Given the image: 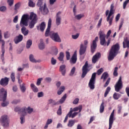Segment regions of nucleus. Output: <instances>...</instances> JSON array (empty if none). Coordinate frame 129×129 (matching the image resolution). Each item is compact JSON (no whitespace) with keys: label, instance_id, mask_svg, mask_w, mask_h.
<instances>
[{"label":"nucleus","instance_id":"obj_1","mask_svg":"<svg viewBox=\"0 0 129 129\" xmlns=\"http://www.w3.org/2000/svg\"><path fill=\"white\" fill-rule=\"evenodd\" d=\"M37 24V15L31 13L30 16L28 15L24 14L22 16L20 23V27H28L29 29H33L35 25Z\"/></svg>","mask_w":129,"mask_h":129},{"label":"nucleus","instance_id":"obj_2","mask_svg":"<svg viewBox=\"0 0 129 129\" xmlns=\"http://www.w3.org/2000/svg\"><path fill=\"white\" fill-rule=\"evenodd\" d=\"M119 50H120V46L118 43L113 45L109 51V55L108 56V61H112V60L114 59V57H115L117 54L120 53Z\"/></svg>","mask_w":129,"mask_h":129},{"label":"nucleus","instance_id":"obj_3","mask_svg":"<svg viewBox=\"0 0 129 129\" xmlns=\"http://www.w3.org/2000/svg\"><path fill=\"white\" fill-rule=\"evenodd\" d=\"M7 96H8V91L2 88L0 89V101H2L1 105L3 107L8 106L10 103V102L7 100Z\"/></svg>","mask_w":129,"mask_h":129},{"label":"nucleus","instance_id":"obj_4","mask_svg":"<svg viewBox=\"0 0 129 129\" xmlns=\"http://www.w3.org/2000/svg\"><path fill=\"white\" fill-rule=\"evenodd\" d=\"M114 5L113 4H111L110 6V10H107L105 12V15L107 16V22L109 23V26H111L112 25V21H113V18L114 16L112 15L114 14Z\"/></svg>","mask_w":129,"mask_h":129},{"label":"nucleus","instance_id":"obj_5","mask_svg":"<svg viewBox=\"0 0 129 129\" xmlns=\"http://www.w3.org/2000/svg\"><path fill=\"white\" fill-rule=\"evenodd\" d=\"M99 35L100 45H101V46H105V45H106V46L108 47V46H109V44H110V42L111 41V38H108L106 42V41L105 40V38H106V35H105V33H104V32H103V31H100Z\"/></svg>","mask_w":129,"mask_h":129},{"label":"nucleus","instance_id":"obj_6","mask_svg":"<svg viewBox=\"0 0 129 129\" xmlns=\"http://www.w3.org/2000/svg\"><path fill=\"white\" fill-rule=\"evenodd\" d=\"M36 5L37 7H39L42 15H47L49 13V10H48L46 2H44V0H38Z\"/></svg>","mask_w":129,"mask_h":129},{"label":"nucleus","instance_id":"obj_7","mask_svg":"<svg viewBox=\"0 0 129 129\" xmlns=\"http://www.w3.org/2000/svg\"><path fill=\"white\" fill-rule=\"evenodd\" d=\"M0 123L5 128H8L10 126V119L9 116L3 115L0 118Z\"/></svg>","mask_w":129,"mask_h":129},{"label":"nucleus","instance_id":"obj_8","mask_svg":"<svg viewBox=\"0 0 129 129\" xmlns=\"http://www.w3.org/2000/svg\"><path fill=\"white\" fill-rule=\"evenodd\" d=\"M96 79V73H94L92 74L91 78L88 84V86L90 87V89L93 90L95 88V80Z\"/></svg>","mask_w":129,"mask_h":129},{"label":"nucleus","instance_id":"obj_9","mask_svg":"<svg viewBox=\"0 0 129 129\" xmlns=\"http://www.w3.org/2000/svg\"><path fill=\"white\" fill-rule=\"evenodd\" d=\"M121 76L119 78L118 81L116 83V84L114 86L115 91L116 92H119L121 89H122L123 84L122 81L121 80Z\"/></svg>","mask_w":129,"mask_h":129},{"label":"nucleus","instance_id":"obj_10","mask_svg":"<svg viewBox=\"0 0 129 129\" xmlns=\"http://www.w3.org/2000/svg\"><path fill=\"white\" fill-rule=\"evenodd\" d=\"M22 115H27V114H31L34 111V109L30 106L28 107H23L21 109Z\"/></svg>","mask_w":129,"mask_h":129},{"label":"nucleus","instance_id":"obj_11","mask_svg":"<svg viewBox=\"0 0 129 129\" xmlns=\"http://www.w3.org/2000/svg\"><path fill=\"white\" fill-rule=\"evenodd\" d=\"M89 66L88 65V61H86L85 64L82 68V78H84L86 76V74L88 73L89 71Z\"/></svg>","mask_w":129,"mask_h":129},{"label":"nucleus","instance_id":"obj_12","mask_svg":"<svg viewBox=\"0 0 129 129\" xmlns=\"http://www.w3.org/2000/svg\"><path fill=\"white\" fill-rule=\"evenodd\" d=\"M50 36V38H51L52 40L54 41V42H58V43L61 42V39H60V36H59L58 32H52Z\"/></svg>","mask_w":129,"mask_h":129},{"label":"nucleus","instance_id":"obj_13","mask_svg":"<svg viewBox=\"0 0 129 129\" xmlns=\"http://www.w3.org/2000/svg\"><path fill=\"white\" fill-rule=\"evenodd\" d=\"M115 119V117H114V110H113L109 118L108 129H111V127H112V124H113V122Z\"/></svg>","mask_w":129,"mask_h":129},{"label":"nucleus","instance_id":"obj_14","mask_svg":"<svg viewBox=\"0 0 129 129\" xmlns=\"http://www.w3.org/2000/svg\"><path fill=\"white\" fill-rule=\"evenodd\" d=\"M98 41V37H96L95 40L93 41L92 43L91 44V52L93 54L95 52L96 47H97V44L96 42Z\"/></svg>","mask_w":129,"mask_h":129},{"label":"nucleus","instance_id":"obj_15","mask_svg":"<svg viewBox=\"0 0 129 129\" xmlns=\"http://www.w3.org/2000/svg\"><path fill=\"white\" fill-rule=\"evenodd\" d=\"M52 24V20L49 19L48 22L47 28L46 30L45 36V37H49L50 36V30L51 29V25Z\"/></svg>","mask_w":129,"mask_h":129},{"label":"nucleus","instance_id":"obj_16","mask_svg":"<svg viewBox=\"0 0 129 129\" xmlns=\"http://www.w3.org/2000/svg\"><path fill=\"white\" fill-rule=\"evenodd\" d=\"M101 57V54H100V52H97L96 54H95L92 58V62L93 63V64H95L98 60H99V58Z\"/></svg>","mask_w":129,"mask_h":129},{"label":"nucleus","instance_id":"obj_17","mask_svg":"<svg viewBox=\"0 0 129 129\" xmlns=\"http://www.w3.org/2000/svg\"><path fill=\"white\" fill-rule=\"evenodd\" d=\"M9 81H10V78L7 77L2 78L0 80V84L2 86H7L9 84Z\"/></svg>","mask_w":129,"mask_h":129},{"label":"nucleus","instance_id":"obj_18","mask_svg":"<svg viewBox=\"0 0 129 129\" xmlns=\"http://www.w3.org/2000/svg\"><path fill=\"white\" fill-rule=\"evenodd\" d=\"M61 20H62L61 18V12H58L56 15L55 23L56 26H59L61 24Z\"/></svg>","mask_w":129,"mask_h":129},{"label":"nucleus","instance_id":"obj_19","mask_svg":"<svg viewBox=\"0 0 129 129\" xmlns=\"http://www.w3.org/2000/svg\"><path fill=\"white\" fill-rule=\"evenodd\" d=\"M79 111V113L81 112V110H82V105H79V106L78 107H76L75 108H74L72 109V108H71L70 109V116H71L72 112H73V111Z\"/></svg>","mask_w":129,"mask_h":129},{"label":"nucleus","instance_id":"obj_20","mask_svg":"<svg viewBox=\"0 0 129 129\" xmlns=\"http://www.w3.org/2000/svg\"><path fill=\"white\" fill-rule=\"evenodd\" d=\"M86 46H84L83 43H81L80 46V50H79V54L81 56L82 55H84L85 54V52H86Z\"/></svg>","mask_w":129,"mask_h":129},{"label":"nucleus","instance_id":"obj_21","mask_svg":"<svg viewBox=\"0 0 129 129\" xmlns=\"http://www.w3.org/2000/svg\"><path fill=\"white\" fill-rule=\"evenodd\" d=\"M77 61V51H75L70 60L71 64H75Z\"/></svg>","mask_w":129,"mask_h":129},{"label":"nucleus","instance_id":"obj_22","mask_svg":"<svg viewBox=\"0 0 129 129\" xmlns=\"http://www.w3.org/2000/svg\"><path fill=\"white\" fill-rule=\"evenodd\" d=\"M24 37L21 34H19L18 36H16L14 39V42L15 44H19V43L23 41Z\"/></svg>","mask_w":129,"mask_h":129},{"label":"nucleus","instance_id":"obj_23","mask_svg":"<svg viewBox=\"0 0 129 129\" xmlns=\"http://www.w3.org/2000/svg\"><path fill=\"white\" fill-rule=\"evenodd\" d=\"M46 28V23L44 22H42L39 26H37V30H40L41 32H44Z\"/></svg>","mask_w":129,"mask_h":129},{"label":"nucleus","instance_id":"obj_24","mask_svg":"<svg viewBox=\"0 0 129 129\" xmlns=\"http://www.w3.org/2000/svg\"><path fill=\"white\" fill-rule=\"evenodd\" d=\"M59 71L63 76H65V74H66V66H65V64L60 66L59 67Z\"/></svg>","mask_w":129,"mask_h":129},{"label":"nucleus","instance_id":"obj_25","mask_svg":"<svg viewBox=\"0 0 129 129\" xmlns=\"http://www.w3.org/2000/svg\"><path fill=\"white\" fill-rule=\"evenodd\" d=\"M22 27L21 28V32L24 36H28L29 34V30L27 29V28H26V26H21Z\"/></svg>","mask_w":129,"mask_h":129},{"label":"nucleus","instance_id":"obj_26","mask_svg":"<svg viewBox=\"0 0 129 129\" xmlns=\"http://www.w3.org/2000/svg\"><path fill=\"white\" fill-rule=\"evenodd\" d=\"M6 43H3L2 44V54H1V60H2V62H4L5 61V45Z\"/></svg>","mask_w":129,"mask_h":129},{"label":"nucleus","instance_id":"obj_27","mask_svg":"<svg viewBox=\"0 0 129 129\" xmlns=\"http://www.w3.org/2000/svg\"><path fill=\"white\" fill-rule=\"evenodd\" d=\"M123 48H129V40L127 38H126L123 42Z\"/></svg>","mask_w":129,"mask_h":129},{"label":"nucleus","instance_id":"obj_28","mask_svg":"<svg viewBox=\"0 0 129 129\" xmlns=\"http://www.w3.org/2000/svg\"><path fill=\"white\" fill-rule=\"evenodd\" d=\"M66 98H67V94H65L61 98V99L58 101V102H56V103H60L62 104L64 103V101L66 100Z\"/></svg>","mask_w":129,"mask_h":129},{"label":"nucleus","instance_id":"obj_29","mask_svg":"<svg viewBox=\"0 0 129 129\" xmlns=\"http://www.w3.org/2000/svg\"><path fill=\"white\" fill-rule=\"evenodd\" d=\"M31 88L33 92L37 93L39 91L38 88L34 84H31Z\"/></svg>","mask_w":129,"mask_h":129},{"label":"nucleus","instance_id":"obj_30","mask_svg":"<svg viewBox=\"0 0 129 129\" xmlns=\"http://www.w3.org/2000/svg\"><path fill=\"white\" fill-rule=\"evenodd\" d=\"M120 96H121V95L116 92H115L113 95V98H114V99H115V100H117L118 99H119V98H120Z\"/></svg>","mask_w":129,"mask_h":129},{"label":"nucleus","instance_id":"obj_31","mask_svg":"<svg viewBox=\"0 0 129 129\" xmlns=\"http://www.w3.org/2000/svg\"><path fill=\"white\" fill-rule=\"evenodd\" d=\"M108 77V73L107 72H104L101 77V79H103V81H105L107 78Z\"/></svg>","mask_w":129,"mask_h":129},{"label":"nucleus","instance_id":"obj_32","mask_svg":"<svg viewBox=\"0 0 129 129\" xmlns=\"http://www.w3.org/2000/svg\"><path fill=\"white\" fill-rule=\"evenodd\" d=\"M74 16L75 17V20H78V21L81 20V19H82V17H84L83 14L76 15V14H74Z\"/></svg>","mask_w":129,"mask_h":129},{"label":"nucleus","instance_id":"obj_33","mask_svg":"<svg viewBox=\"0 0 129 129\" xmlns=\"http://www.w3.org/2000/svg\"><path fill=\"white\" fill-rule=\"evenodd\" d=\"M53 122V120L52 119H48L46 121V123L44 127V128H48V126L49 124H51Z\"/></svg>","mask_w":129,"mask_h":129},{"label":"nucleus","instance_id":"obj_34","mask_svg":"<svg viewBox=\"0 0 129 129\" xmlns=\"http://www.w3.org/2000/svg\"><path fill=\"white\" fill-rule=\"evenodd\" d=\"M29 60L31 62H32V63H37V62H38L36 60V59H35L34 55L32 54L29 55Z\"/></svg>","mask_w":129,"mask_h":129},{"label":"nucleus","instance_id":"obj_35","mask_svg":"<svg viewBox=\"0 0 129 129\" xmlns=\"http://www.w3.org/2000/svg\"><path fill=\"white\" fill-rule=\"evenodd\" d=\"M75 124V120H72V119L70 120L68 123V126L69 127H72V126H73V125H74Z\"/></svg>","mask_w":129,"mask_h":129},{"label":"nucleus","instance_id":"obj_36","mask_svg":"<svg viewBox=\"0 0 129 129\" xmlns=\"http://www.w3.org/2000/svg\"><path fill=\"white\" fill-rule=\"evenodd\" d=\"M20 90H21L23 93H24V92H26V90L27 88L25 86V84L23 83L22 85H20Z\"/></svg>","mask_w":129,"mask_h":129},{"label":"nucleus","instance_id":"obj_37","mask_svg":"<svg viewBox=\"0 0 129 129\" xmlns=\"http://www.w3.org/2000/svg\"><path fill=\"white\" fill-rule=\"evenodd\" d=\"M39 48L40 50H44L45 49V44L42 39H41L40 43L39 45Z\"/></svg>","mask_w":129,"mask_h":129},{"label":"nucleus","instance_id":"obj_38","mask_svg":"<svg viewBox=\"0 0 129 129\" xmlns=\"http://www.w3.org/2000/svg\"><path fill=\"white\" fill-rule=\"evenodd\" d=\"M48 104H52V105H57V103L55 102L52 99H49L48 100Z\"/></svg>","mask_w":129,"mask_h":129},{"label":"nucleus","instance_id":"obj_39","mask_svg":"<svg viewBox=\"0 0 129 129\" xmlns=\"http://www.w3.org/2000/svg\"><path fill=\"white\" fill-rule=\"evenodd\" d=\"M32 41L31 39H29L26 43V48L27 49H29L32 46Z\"/></svg>","mask_w":129,"mask_h":129},{"label":"nucleus","instance_id":"obj_40","mask_svg":"<svg viewBox=\"0 0 129 129\" xmlns=\"http://www.w3.org/2000/svg\"><path fill=\"white\" fill-rule=\"evenodd\" d=\"M104 111V102H102L100 106V112L102 113Z\"/></svg>","mask_w":129,"mask_h":129},{"label":"nucleus","instance_id":"obj_41","mask_svg":"<svg viewBox=\"0 0 129 129\" xmlns=\"http://www.w3.org/2000/svg\"><path fill=\"white\" fill-rule=\"evenodd\" d=\"M64 53L63 52H61L59 53V56L58 57V59L59 60V61H63V59H64Z\"/></svg>","mask_w":129,"mask_h":129},{"label":"nucleus","instance_id":"obj_42","mask_svg":"<svg viewBox=\"0 0 129 129\" xmlns=\"http://www.w3.org/2000/svg\"><path fill=\"white\" fill-rule=\"evenodd\" d=\"M111 88H110V87H108L105 91V92L104 93V97H106V96H107V94H108V93H109V92L110 91Z\"/></svg>","mask_w":129,"mask_h":129},{"label":"nucleus","instance_id":"obj_43","mask_svg":"<svg viewBox=\"0 0 129 129\" xmlns=\"http://www.w3.org/2000/svg\"><path fill=\"white\" fill-rule=\"evenodd\" d=\"M0 12H2V13H6V12H7V7L6 6L0 7Z\"/></svg>","mask_w":129,"mask_h":129},{"label":"nucleus","instance_id":"obj_44","mask_svg":"<svg viewBox=\"0 0 129 129\" xmlns=\"http://www.w3.org/2000/svg\"><path fill=\"white\" fill-rule=\"evenodd\" d=\"M117 70H118V68L115 67L113 72V76H115V77H117L118 75V73H117Z\"/></svg>","mask_w":129,"mask_h":129},{"label":"nucleus","instance_id":"obj_45","mask_svg":"<svg viewBox=\"0 0 129 129\" xmlns=\"http://www.w3.org/2000/svg\"><path fill=\"white\" fill-rule=\"evenodd\" d=\"M14 111L16 112H19V113H21L22 114V108H20L19 107H16L15 108V109H14Z\"/></svg>","mask_w":129,"mask_h":129},{"label":"nucleus","instance_id":"obj_46","mask_svg":"<svg viewBox=\"0 0 129 129\" xmlns=\"http://www.w3.org/2000/svg\"><path fill=\"white\" fill-rule=\"evenodd\" d=\"M20 7H21V3L19 2L15 5V8H14L15 11H17V10H19L20 9Z\"/></svg>","mask_w":129,"mask_h":129},{"label":"nucleus","instance_id":"obj_47","mask_svg":"<svg viewBox=\"0 0 129 129\" xmlns=\"http://www.w3.org/2000/svg\"><path fill=\"white\" fill-rule=\"evenodd\" d=\"M26 115H22V116L20 117V123H21V124H23V123H24L25 120V116H26Z\"/></svg>","mask_w":129,"mask_h":129},{"label":"nucleus","instance_id":"obj_48","mask_svg":"<svg viewBox=\"0 0 129 129\" xmlns=\"http://www.w3.org/2000/svg\"><path fill=\"white\" fill-rule=\"evenodd\" d=\"M76 70V68L75 67H73L71 71L70 76H73V75L75 73Z\"/></svg>","mask_w":129,"mask_h":129},{"label":"nucleus","instance_id":"obj_49","mask_svg":"<svg viewBox=\"0 0 129 129\" xmlns=\"http://www.w3.org/2000/svg\"><path fill=\"white\" fill-rule=\"evenodd\" d=\"M28 6L31 7V8H34L35 7V4L33 2V0H29L28 3Z\"/></svg>","mask_w":129,"mask_h":129},{"label":"nucleus","instance_id":"obj_50","mask_svg":"<svg viewBox=\"0 0 129 129\" xmlns=\"http://www.w3.org/2000/svg\"><path fill=\"white\" fill-rule=\"evenodd\" d=\"M66 57L67 60H70V57H71V55H70V52H69V51H66Z\"/></svg>","mask_w":129,"mask_h":129},{"label":"nucleus","instance_id":"obj_51","mask_svg":"<svg viewBox=\"0 0 129 129\" xmlns=\"http://www.w3.org/2000/svg\"><path fill=\"white\" fill-rule=\"evenodd\" d=\"M57 114L58 115H61V114H62V108L61 106H59V108L57 111Z\"/></svg>","mask_w":129,"mask_h":129},{"label":"nucleus","instance_id":"obj_52","mask_svg":"<svg viewBox=\"0 0 129 129\" xmlns=\"http://www.w3.org/2000/svg\"><path fill=\"white\" fill-rule=\"evenodd\" d=\"M70 112H69L67 115H66L64 120H63V122H67V120H68V117H71V114L70 116Z\"/></svg>","mask_w":129,"mask_h":129},{"label":"nucleus","instance_id":"obj_53","mask_svg":"<svg viewBox=\"0 0 129 129\" xmlns=\"http://www.w3.org/2000/svg\"><path fill=\"white\" fill-rule=\"evenodd\" d=\"M103 72V68H102L97 70V75H101Z\"/></svg>","mask_w":129,"mask_h":129},{"label":"nucleus","instance_id":"obj_54","mask_svg":"<svg viewBox=\"0 0 129 129\" xmlns=\"http://www.w3.org/2000/svg\"><path fill=\"white\" fill-rule=\"evenodd\" d=\"M11 79L13 82H15V73L12 72L11 75Z\"/></svg>","mask_w":129,"mask_h":129},{"label":"nucleus","instance_id":"obj_55","mask_svg":"<svg viewBox=\"0 0 129 129\" xmlns=\"http://www.w3.org/2000/svg\"><path fill=\"white\" fill-rule=\"evenodd\" d=\"M129 3V0H126L123 3V10L125 9V8H126V6L127 5V4Z\"/></svg>","mask_w":129,"mask_h":129},{"label":"nucleus","instance_id":"obj_56","mask_svg":"<svg viewBox=\"0 0 129 129\" xmlns=\"http://www.w3.org/2000/svg\"><path fill=\"white\" fill-rule=\"evenodd\" d=\"M56 63H57V60L55 59L54 57H52L51 59V63L52 65H56Z\"/></svg>","mask_w":129,"mask_h":129},{"label":"nucleus","instance_id":"obj_57","mask_svg":"<svg viewBox=\"0 0 129 129\" xmlns=\"http://www.w3.org/2000/svg\"><path fill=\"white\" fill-rule=\"evenodd\" d=\"M44 96V92H40L37 93V97L40 98L41 97H43Z\"/></svg>","mask_w":129,"mask_h":129},{"label":"nucleus","instance_id":"obj_58","mask_svg":"<svg viewBox=\"0 0 129 129\" xmlns=\"http://www.w3.org/2000/svg\"><path fill=\"white\" fill-rule=\"evenodd\" d=\"M53 52L54 55H57V54H58V48H57L56 47H54L53 49Z\"/></svg>","mask_w":129,"mask_h":129},{"label":"nucleus","instance_id":"obj_59","mask_svg":"<svg viewBox=\"0 0 129 129\" xmlns=\"http://www.w3.org/2000/svg\"><path fill=\"white\" fill-rule=\"evenodd\" d=\"M109 82H110V78H109L107 81L106 82L105 85H104V87H107V86H108V84H109Z\"/></svg>","mask_w":129,"mask_h":129},{"label":"nucleus","instance_id":"obj_60","mask_svg":"<svg viewBox=\"0 0 129 129\" xmlns=\"http://www.w3.org/2000/svg\"><path fill=\"white\" fill-rule=\"evenodd\" d=\"M8 4L10 7H12L14 5V0H8Z\"/></svg>","mask_w":129,"mask_h":129},{"label":"nucleus","instance_id":"obj_61","mask_svg":"<svg viewBox=\"0 0 129 129\" xmlns=\"http://www.w3.org/2000/svg\"><path fill=\"white\" fill-rule=\"evenodd\" d=\"M72 37L73 39L76 40V39H78V37H79V33H77L76 35H73Z\"/></svg>","mask_w":129,"mask_h":129},{"label":"nucleus","instance_id":"obj_62","mask_svg":"<svg viewBox=\"0 0 129 129\" xmlns=\"http://www.w3.org/2000/svg\"><path fill=\"white\" fill-rule=\"evenodd\" d=\"M45 81L47 82L48 83H50L51 81H52V78L50 77H47L45 79Z\"/></svg>","mask_w":129,"mask_h":129},{"label":"nucleus","instance_id":"obj_63","mask_svg":"<svg viewBox=\"0 0 129 129\" xmlns=\"http://www.w3.org/2000/svg\"><path fill=\"white\" fill-rule=\"evenodd\" d=\"M79 102V98H76L74 101L73 102V104H78Z\"/></svg>","mask_w":129,"mask_h":129},{"label":"nucleus","instance_id":"obj_64","mask_svg":"<svg viewBox=\"0 0 129 129\" xmlns=\"http://www.w3.org/2000/svg\"><path fill=\"white\" fill-rule=\"evenodd\" d=\"M10 37V35L9 34V32L8 31L4 33V38L5 39H8Z\"/></svg>","mask_w":129,"mask_h":129}]
</instances>
